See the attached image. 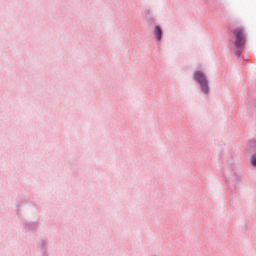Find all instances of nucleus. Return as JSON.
Here are the masks:
<instances>
[{
    "label": "nucleus",
    "mask_w": 256,
    "mask_h": 256,
    "mask_svg": "<svg viewBox=\"0 0 256 256\" xmlns=\"http://www.w3.org/2000/svg\"><path fill=\"white\" fill-rule=\"evenodd\" d=\"M194 81H197L200 85L202 93H209V84L207 82V76L201 71L194 72Z\"/></svg>",
    "instance_id": "nucleus-1"
},
{
    "label": "nucleus",
    "mask_w": 256,
    "mask_h": 256,
    "mask_svg": "<svg viewBox=\"0 0 256 256\" xmlns=\"http://www.w3.org/2000/svg\"><path fill=\"white\" fill-rule=\"evenodd\" d=\"M233 35L236 38L235 46L236 47H243L245 45V31L243 28L238 27L233 30Z\"/></svg>",
    "instance_id": "nucleus-2"
},
{
    "label": "nucleus",
    "mask_w": 256,
    "mask_h": 256,
    "mask_svg": "<svg viewBox=\"0 0 256 256\" xmlns=\"http://www.w3.org/2000/svg\"><path fill=\"white\" fill-rule=\"evenodd\" d=\"M154 35L157 39V41H161V37L163 35V32L161 31V27L159 26H156L155 29H154Z\"/></svg>",
    "instance_id": "nucleus-3"
},
{
    "label": "nucleus",
    "mask_w": 256,
    "mask_h": 256,
    "mask_svg": "<svg viewBox=\"0 0 256 256\" xmlns=\"http://www.w3.org/2000/svg\"><path fill=\"white\" fill-rule=\"evenodd\" d=\"M251 163L253 165V167H256V154H254L251 158Z\"/></svg>",
    "instance_id": "nucleus-4"
},
{
    "label": "nucleus",
    "mask_w": 256,
    "mask_h": 256,
    "mask_svg": "<svg viewBox=\"0 0 256 256\" xmlns=\"http://www.w3.org/2000/svg\"><path fill=\"white\" fill-rule=\"evenodd\" d=\"M237 55H241V52H237Z\"/></svg>",
    "instance_id": "nucleus-5"
}]
</instances>
